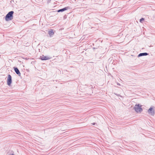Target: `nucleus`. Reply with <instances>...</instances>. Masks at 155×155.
I'll use <instances>...</instances> for the list:
<instances>
[{
    "mask_svg": "<svg viewBox=\"0 0 155 155\" xmlns=\"http://www.w3.org/2000/svg\"><path fill=\"white\" fill-rule=\"evenodd\" d=\"M14 13V12L13 11L9 12L5 16V20L7 21H8L12 20L13 18V14Z\"/></svg>",
    "mask_w": 155,
    "mask_h": 155,
    "instance_id": "nucleus-1",
    "label": "nucleus"
},
{
    "mask_svg": "<svg viewBox=\"0 0 155 155\" xmlns=\"http://www.w3.org/2000/svg\"><path fill=\"white\" fill-rule=\"evenodd\" d=\"M142 106L139 104H136L134 107V109L137 113L141 112L143 111V109L141 108Z\"/></svg>",
    "mask_w": 155,
    "mask_h": 155,
    "instance_id": "nucleus-2",
    "label": "nucleus"
},
{
    "mask_svg": "<svg viewBox=\"0 0 155 155\" xmlns=\"http://www.w3.org/2000/svg\"><path fill=\"white\" fill-rule=\"evenodd\" d=\"M12 76L10 74L8 75L7 79V84L9 86H11V84L12 83Z\"/></svg>",
    "mask_w": 155,
    "mask_h": 155,
    "instance_id": "nucleus-3",
    "label": "nucleus"
},
{
    "mask_svg": "<svg viewBox=\"0 0 155 155\" xmlns=\"http://www.w3.org/2000/svg\"><path fill=\"white\" fill-rule=\"evenodd\" d=\"M148 112L151 116H154L155 114V111L153 108V107H151L148 110Z\"/></svg>",
    "mask_w": 155,
    "mask_h": 155,
    "instance_id": "nucleus-4",
    "label": "nucleus"
},
{
    "mask_svg": "<svg viewBox=\"0 0 155 155\" xmlns=\"http://www.w3.org/2000/svg\"><path fill=\"white\" fill-rule=\"evenodd\" d=\"M51 58H50L48 56H44V55H42L41 56H40L39 59H41V60H47L50 59Z\"/></svg>",
    "mask_w": 155,
    "mask_h": 155,
    "instance_id": "nucleus-5",
    "label": "nucleus"
},
{
    "mask_svg": "<svg viewBox=\"0 0 155 155\" xmlns=\"http://www.w3.org/2000/svg\"><path fill=\"white\" fill-rule=\"evenodd\" d=\"M69 9L70 7H66L62 8L58 10L57 12H62Z\"/></svg>",
    "mask_w": 155,
    "mask_h": 155,
    "instance_id": "nucleus-6",
    "label": "nucleus"
},
{
    "mask_svg": "<svg viewBox=\"0 0 155 155\" xmlns=\"http://www.w3.org/2000/svg\"><path fill=\"white\" fill-rule=\"evenodd\" d=\"M13 69H14V71H15V72L16 73V74L19 76H21V73L20 72V71L18 69V68L15 67H13Z\"/></svg>",
    "mask_w": 155,
    "mask_h": 155,
    "instance_id": "nucleus-7",
    "label": "nucleus"
},
{
    "mask_svg": "<svg viewBox=\"0 0 155 155\" xmlns=\"http://www.w3.org/2000/svg\"><path fill=\"white\" fill-rule=\"evenodd\" d=\"M148 54H149L147 53H146V52L142 53H140L138 55L137 57H141L142 56H147Z\"/></svg>",
    "mask_w": 155,
    "mask_h": 155,
    "instance_id": "nucleus-8",
    "label": "nucleus"
},
{
    "mask_svg": "<svg viewBox=\"0 0 155 155\" xmlns=\"http://www.w3.org/2000/svg\"><path fill=\"white\" fill-rule=\"evenodd\" d=\"M48 34L50 37H51L54 34V32L53 29H51L48 31Z\"/></svg>",
    "mask_w": 155,
    "mask_h": 155,
    "instance_id": "nucleus-9",
    "label": "nucleus"
},
{
    "mask_svg": "<svg viewBox=\"0 0 155 155\" xmlns=\"http://www.w3.org/2000/svg\"><path fill=\"white\" fill-rule=\"evenodd\" d=\"M144 18H141L140 20V22L142 23V22L144 21Z\"/></svg>",
    "mask_w": 155,
    "mask_h": 155,
    "instance_id": "nucleus-10",
    "label": "nucleus"
},
{
    "mask_svg": "<svg viewBox=\"0 0 155 155\" xmlns=\"http://www.w3.org/2000/svg\"><path fill=\"white\" fill-rule=\"evenodd\" d=\"M117 85H119V86H120V84H119V83H118V82H117Z\"/></svg>",
    "mask_w": 155,
    "mask_h": 155,
    "instance_id": "nucleus-11",
    "label": "nucleus"
},
{
    "mask_svg": "<svg viewBox=\"0 0 155 155\" xmlns=\"http://www.w3.org/2000/svg\"><path fill=\"white\" fill-rule=\"evenodd\" d=\"M96 124V123H92V124H93V125H95V124Z\"/></svg>",
    "mask_w": 155,
    "mask_h": 155,
    "instance_id": "nucleus-12",
    "label": "nucleus"
},
{
    "mask_svg": "<svg viewBox=\"0 0 155 155\" xmlns=\"http://www.w3.org/2000/svg\"><path fill=\"white\" fill-rule=\"evenodd\" d=\"M10 155H15L13 153H12V154H10Z\"/></svg>",
    "mask_w": 155,
    "mask_h": 155,
    "instance_id": "nucleus-13",
    "label": "nucleus"
},
{
    "mask_svg": "<svg viewBox=\"0 0 155 155\" xmlns=\"http://www.w3.org/2000/svg\"><path fill=\"white\" fill-rule=\"evenodd\" d=\"M91 87V88H92V86H91V87Z\"/></svg>",
    "mask_w": 155,
    "mask_h": 155,
    "instance_id": "nucleus-14",
    "label": "nucleus"
}]
</instances>
